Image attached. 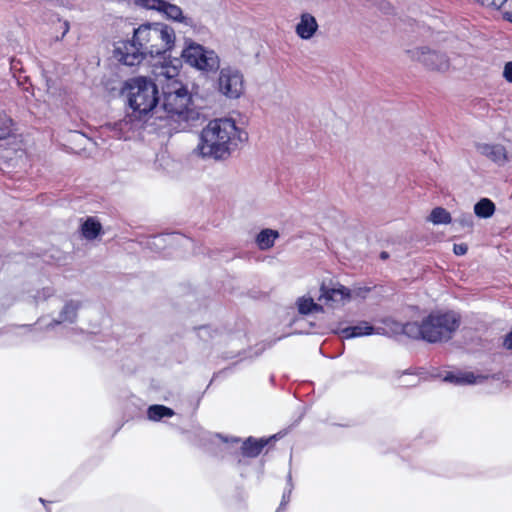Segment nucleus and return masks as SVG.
<instances>
[{"label":"nucleus","instance_id":"obj_13","mask_svg":"<svg viewBox=\"0 0 512 512\" xmlns=\"http://www.w3.org/2000/svg\"><path fill=\"white\" fill-rule=\"evenodd\" d=\"M477 151L493 161L498 166H503L508 162V153L501 144L480 143L476 146Z\"/></svg>","mask_w":512,"mask_h":512},{"label":"nucleus","instance_id":"obj_17","mask_svg":"<svg viewBox=\"0 0 512 512\" xmlns=\"http://www.w3.org/2000/svg\"><path fill=\"white\" fill-rule=\"evenodd\" d=\"M81 234L86 240H94L102 233V225L95 217H87L80 227Z\"/></svg>","mask_w":512,"mask_h":512},{"label":"nucleus","instance_id":"obj_37","mask_svg":"<svg viewBox=\"0 0 512 512\" xmlns=\"http://www.w3.org/2000/svg\"><path fill=\"white\" fill-rule=\"evenodd\" d=\"M43 323V319H39L38 322H37V325L41 326Z\"/></svg>","mask_w":512,"mask_h":512},{"label":"nucleus","instance_id":"obj_19","mask_svg":"<svg viewBox=\"0 0 512 512\" xmlns=\"http://www.w3.org/2000/svg\"><path fill=\"white\" fill-rule=\"evenodd\" d=\"M278 237V231L273 229H264L257 235L256 242L261 250H267L274 245V242Z\"/></svg>","mask_w":512,"mask_h":512},{"label":"nucleus","instance_id":"obj_1","mask_svg":"<svg viewBox=\"0 0 512 512\" xmlns=\"http://www.w3.org/2000/svg\"><path fill=\"white\" fill-rule=\"evenodd\" d=\"M247 141L248 133L235 120L214 119L202 129L195 153L203 159L226 160Z\"/></svg>","mask_w":512,"mask_h":512},{"label":"nucleus","instance_id":"obj_5","mask_svg":"<svg viewBox=\"0 0 512 512\" xmlns=\"http://www.w3.org/2000/svg\"><path fill=\"white\" fill-rule=\"evenodd\" d=\"M129 105L139 115H146L157 108L159 97L156 84L145 77L131 79L128 84Z\"/></svg>","mask_w":512,"mask_h":512},{"label":"nucleus","instance_id":"obj_21","mask_svg":"<svg viewBox=\"0 0 512 512\" xmlns=\"http://www.w3.org/2000/svg\"><path fill=\"white\" fill-rule=\"evenodd\" d=\"M495 212V204L488 198H482L474 205V213L479 218H490Z\"/></svg>","mask_w":512,"mask_h":512},{"label":"nucleus","instance_id":"obj_27","mask_svg":"<svg viewBox=\"0 0 512 512\" xmlns=\"http://www.w3.org/2000/svg\"><path fill=\"white\" fill-rule=\"evenodd\" d=\"M11 134V120L0 116V140L6 139Z\"/></svg>","mask_w":512,"mask_h":512},{"label":"nucleus","instance_id":"obj_8","mask_svg":"<svg viewBox=\"0 0 512 512\" xmlns=\"http://www.w3.org/2000/svg\"><path fill=\"white\" fill-rule=\"evenodd\" d=\"M407 53L412 60L422 63L429 70L445 72L450 67V61L446 54L430 50L427 47L413 48Z\"/></svg>","mask_w":512,"mask_h":512},{"label":"nucleus","instance_id":"obj_2","mask_svg":"<svg viewBox=\"0 0 512 512\" xmlns=\"http://www.w3.org/2000/svg\"><path fill=\"white\" fill-rule=\"evenodd\" d=\"M460 315L454 311H435L424 317L421 322H407L402 332L410 338L422 339L429 343L446 342L458 330Z\"/></svg>","mask_w":512,"mask_h":512},{"label":"nucleus","instance_id":"obj_22","mask_svg":"<svg viewBox=\"0 0 512 512\" xmlns=\"http://www.w3.org/2000/svg\"><path fill=\"white\" fill-rule=\"evenodd\" d=\"M175 412L164 405H151L147 410V417L151 421H160L164 417H172Z\"/></svg>","mask_w":512,"mask_h":512},{"label":"nucleus","instance_id":"obj_30","mask_svg":"<svg viewBox=\"0 0 512 512\" xmlns=\"http://www.w3.org/2000/svg\"><path fill=\"white\" fill-rule=\"evenodd\" d=\"M288 484H289L290 487L283 494L282 501H281V504H280V508L283 507L284 505H286L290 501V495H291V492H292V484H291V475L290 474L288 475Z\"/></svg>","mask_w":512,"mask_h":512},{"label":"nucleus","instance_id":"obj_7","mask_svg":"<svg viewBox=\"0 0 512 512\" xmlns=\"http://www.w3.org/2000/svg\"><path fill=\"white\" fill-rule=\"evenodd\" d=\"M217 90L228 99H238L245 90L244 75L236 67L226 66L219 70Z\"/></svg>","mask_w":512,"mask_h":512},{"label":"nucleus","instance_id":"obj_3","mask_svg":"<svg viewBox=\"0 0 512 512\" xmlns=\"http://www.w3.org/2000/svg\"><path fill=\"white\" fill-rule=\"evenodd\" d=\"M138 44L143 45L146 56L164 55L175 44L174 29L163 23L145 24L135 29Z\"/></svg>","mask_w":512,"mask_h":512},{"label":"nucleus","instance_id":"obj_6","mask_svg":"<svg viewBox=\"0 0 512 512\" xmlns=\"http://www.w3.org/2000/svg\"><path fill=\"white\" fill-rule=\"evenodd\" d=\"M181 56L187 64L202 72L214 73L220 67V59L215 51L194 42L183 49Z\"/></svg>","mask_w":512,"mask_h":512},{"label":"nucleus","instance_id":"obj_20","mask_svg":"<svg viewBox=\"0 0 512 512\" xmlns=\"http://www.w3.org/2000/svg\"><path fill=\"white\" fill-rule=\"evenodd\" d=\"M266 444V440H255L250 437L243 443L242 452L245 456L256 457L261 453Z\"/></svg>","mask_w":512,"mask_h":512},{"label":"nucleus","instance_id":"obj_32","mask_svg":"<svg viewBox=\"0 0 512 512\" xmlns=\"http://www.w3.org/2000/svg\"><path fill=\"white\" fill-rule=\"evenodd\" d=\"M503 345L505 348L512 350V331L505 336Z\"/></svg>","mask_w":512,"mask_h":512},{"label":"nucleus","instance_id":"obj_9","mask_svg":"<svg viewBox=\"0 0 512 512\" xmlns=\"http://www.w3.org/2000/svg\"><path fill=\"white\" fill-rule=\"evenodd\" d=\"M114 56L124 65L134 66L141 63L146 54L143 45L138 44L134 32L132 40L122 41L117 44Z\"/></svg>","mask_w":512,"mask_h":512},{"label":"nucleus","instance_id":"obj_39","mask_svg":"<svg viewBox=\"0 0 512 512\" xmlns=\"http://www.w3.org/2000/svg\"><path fill=\"white\" fill-rule=\"evenodd\" d=\"M509 20L512 22V13H511V16L509 17Z\"/></svg>","mask_w":512,"mask_h":512},{"label":"nucleus","instance_id":"obj_4","mask_svg":"<svg viewBox=\"0 0 512 512\" xmlns=\"http://www.w3.org/2000/svg\"><path fill=\"white\" fill-rule=\"evenodd\" d=\"M190 103L191 96L181 82L173 81L163 89L161 108L167 113V118L180 123L194 119L195 112L189 107Z\"/></svg>","mask_w":512,"mask_h":512},{"label":"nucleus","instance_id":"obj_11","mask_svg":"<svg viewBox=\"0 0 512 512\" xmlns=\"http://www.w3.org/2000/svg\"><path fill=\"white\" fill-rule=\"evenodd\" d=\"M144 8L153 9L160 12L169 20L183 23L185 25H192V19L183 14L182 9L172 3L164 0H146Z\"/></svg>","mask_w":512,"mask_h":512},{"label":"nucleus","instance_id":"obj_23","mask_svg":"<svg viewBox=\"0 0 512 512\" xmlns=\"http://www.w3.org/2000/svg\"><path fill=\"white\" fill-rule=\"evenodd\" d=\"M429 220L434 224H448L452 219L447 210L437 207L431 211Z\"/></svg>","mask_w":512,"mask_h":512},{"label":"nucleus","instance_id":"obj_26","mask_svg":"<svg viewBox=\"0 0 512 512\" xmlns=\"http://www.w3.org/2000/svg\"><path fill=\"white\" fill-rule=\"evenodd\" d=\"M454 223L460 225L463 228L472 229L474 225V219L470 213H465L455 218Z\"/></svg>","mask_w":512,"mask_h":512},{"label":"nucleus","instance_id":"obj_31","mask_svg":"<svg viewBox=\"0 0 512 512\" xmlns=\"http://www.w3.org/2000/svg\"><path fill=\"white\" fill-rule=\"evenodd\" d=\"M453 250L456 255H464L467 252V246L464 244H455Z\"/></svg>","mask_w":512,"mask_h":512},{"label":"nucleus","instance_id":"obj_36","mask_svg":"<svg viewBox=\"0 0 512 512\" xmlns=\"http://www.w3.org/2000/svg\"><path fill=\"white\" fill-rule=\"evenodd\" d=\"M381 257L385 259V258L387 257L386 252H382V253H381Z\"/></svg>","mask_w":512,"mask_h":512},{"label":"nucleus","instance_id":"obj_24","mask_svg":"<svg viewBox=\"0 0 512 512\" xmlns=\"http://www.w3.org/2000/svg\"><path fill=\"white\" fill-rule=\"evenodd\" d=\"M298 309L301 314H309L322 311L320 304L315 303L312 298H301L298 301Z\"/></svg>","mask_w":512,"mask_h":512},{"label":"nucleus","instance_id":"obj_25","mask_svg":"<svg viewBox=\"0 0 512 512\" xmlns=\"http://www.w3.org/2000/svg\"><path fill=\"white\" fill-rule=\"evenodd\" d=\"M155 75L158 78L163 77V78L169 80L170 81L169 83H172L173 81H177L174 78L178 75V69L176 66L162 65L159 68V71L155 72Z\"/></svg>","mask_w":512,"mask_h":512},{"label":"nucleus","instance_id":"obj_29","mask_svg":"<svg viewBox=\"0 0 512 512\" xmlns=\"http://www.w3.org/2000/svg\"><path fill=\"white\" fill-rule=\"evenodd\" d=\"M503 77L504 79L511 83L512 84V61L511 62H507L505 65H504V69H503Z\"/></svg>","mask_w":512,"mask_h":512},{"label":"nucleus","instance_id":"obj_38","mask_svg":"<svg viewBox=\"0 0 512 512\" xmlns=\"http://www.w3.org/2000/svg\"><path fill=\"white\" fill-rule=\"evenodd\" d=\"M232 441H234V442H238V441H239V439H237V438H232Z\"/></svg>","mask_w":512,"mask_h":512},{"label":"nucleus","instance_id":"obj_33","mask_svg":"<svg viewBox=\"0 0 512 512\" xmlns=\"http://www.w3.org/2000/svg\"><path fill=\"white\" fill-rule=\"evenodd\" d=\"M61 24V27L63 28V33H62V36L61 37H64L66 35V33L69 31V22L68 21H63V22H60Z\"/></svg>","mask_w":512,"mask_h":512},{"label":"nucleus","instance_id":"obj_18","mask_svg":"<svg viewBox=\"0 0 512 512\" xmlns=\"http://www.w3.org/2000/svg\"><path fill=\"white\" fill-rule=\"evenodd\" d=\"M182 242L190 243L191 241L179 234H165L154 236L149 244L151 247H155L160 250L165 244L173 245Z\"/></svg>","mask_w":512,"mask_h":512},{"label":"nucleus","instance_id":"obj_15","mask_svg":"<svg viewBox=\"0 0 512 512\" xmlns=\"http://www.w3.org/2000/svg\"><path fill=\"white\" fill-rule=\"evenodd\" d=\"M335 332L340 334L343 338L347 339L379 333L378 331H375L374 327L366 321H361L354 326L339 328Z\"/></svg>","mask_w":512,"mask_h":512},{"label":"nucleus","instance_id":"obj_16","mask_svg":"<svg viewBox=\"0 0 512 512\" xmlns=\"http://www.w3.org/2000/svg\"><path fill=\"white\" fill-rule=\"evenodd\" d=\"M486 379L485 376L475 375L473 372H457V373H448L444 380L458 384V385H466V384H476L481 383Z\"/></svg>","mask_w":512,"mask_h":512},{"label":"nucleus","instance_id":"obj_28","mask_svg":"<svg viewBox=\"0 0 512 512\" xmlns=\"http://www.w3.org/2000/svg\"><path fill=\"white\" fill-rule=\"evenodd\" d=\"M54 293V290L50 287H45L42 289V291H38L37 294L34 296L35 300L38 302L40 300H45L52 296Z\"/></svg>","mask_w":512,"mask_h":512},{"label":"nucleus","instance_id":"obj_10","mask_svg":"<svg viewBox=\"0 0 512 512\" xmlns=\"http://www.w3.org/2000/svg\"><path fill=\"white\" fill-rule=\"evenodd\" d=\"M352 296V292L341 284H333L331 286L322 284L318 301L331 308H336L344 305Z\"/></svg>","mask_w":512,"mask_h":512},{"label":"nucleus","instance_id":"obj_14","mask_svg":"<svg viewBox=\"0 0 512 512\" xmlns=\"http://www.w3.org/2000/svg\"><path fill=\"white\" fill-rule=\"evenodd\" d=\"M81 307V302L78 300H70L65 303L62 310L59 313V316L57 319L52 320L49 322V324L46 326L47 329H52L54 326L61 324V323H73L77 319V312L79 308Z\"/></svg>","mask_w":512,"mask_h":512},{"label":"nucleus","instance_id":"obj_34","mask_svg":"<svg viewBox=\"0 0 512 512\" xmlns=\"http://www.w3.org/2000/svg\"><path fill=\"white\" fill-rule=\"evenodd\" d=\"M362 291H363L362 289H358L357 291H354V294H355L356 296H361ZM364 291L366 292V291H368V289H365Z\"/></svg>","mask_w":512,"mask_h":512},{"label":"nucleus","instance_id":"obj_12","mask_svg":"<svg viewBox=\"0 0 512 512\" xmlns=\"http://www.w3.org/2000/svg\"><path fill=\"white\" fill-rule=\"evenodd\" d=\"M319 29L316 18L309 12H303L295 26L296 35L302 40L312 39Z\"/></svg>","mask_w":512,"mask_h":512},{"label":"nucleus","instance_id":"obj_35","mask_svg":"<svg viewBox=\"0 0 512 512\" xmlns=\"http://www.w3.org/2000/svg\"><path fill=\"white\" fill-rule=\"evenodd\" d=\"M218 437H220L224 442H228V438H226V437H222V436H220V435H218Z\"/></svg>","mask_w":512,"mask_h":512}]
</instances>
